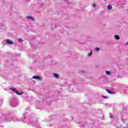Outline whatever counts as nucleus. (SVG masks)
<instances>
[{"label": "nucleus", "mask_w": 128, "mask_h": 128, "mask_svg": "<svg viewBox=\"0 0 128 128\" xmlns=\"http://www.w3.org/2000/svg\"><path fill=\"white\" fill-rule=\"evenodd\" d=\"M10 90H12L13 92H16V94H18V96H20L21 94H22V92H21L20 93H18V91L14 88H10Z\"/></svg>", "instance_id": "1"}, {"label": "nucleus", "mask_w": 128, "mask_h": 128, "mask_svg": "<svg viewBox=\"0 0 128 128\" xmlns=\"http://www.w3.org/2000/svg\"><path fill=\"white\" fill-rule=\"evenodd\" d=\"M6 43L8 44H14V42L10 40H6Z\"/></svg>", "instance_id": "2"}, {"label": "nucleus", "mask_w": 128, "mask_h": 128, "mask_svg": "<svg viewBox=\"0 0 128 128\" xmlns=\"http://www.w3.org/2000/svg\"><path fill=\"white\" fill-rule=\"evenodd\" d=\"M32 78H34V80H40V77L35 76H32Z\"/></svg>", "instance_id": "3"}, {"label": "nucleus", "mask_w": 128, "mask_h": 128, "mask_svg": "<svg viewBox=\"0 0 128 128\" xmlns=\"http://www.w3.org/2000/svg\"><path fill=\"white\" fill-rule=\"evenodd\" d=\"M53 76H54V78H59L58 74L56 73H54Z\"/></svg>", "instance_id": "4"}, {"label": "nucleus", "mask_w": 128, "mask_h": 128, "mask_svg": "<svg viewBox=\"0 0 128 128\" xmlns=\"http://www.w3.org/2000/svg\"><path fill=\"white\" fill-rule=\"evenodd\" d=\"M92 50H91L90 52L88 54V58H90V56H92Z\"/></svg>", "instance_id": "5"}, {"label": "nucleus", "mask_w": 128, "mask_h": 128, "mask_svg": "<svg viewBox=\"0 0 128 128\" xmlns=\"http://www.w3.org/2000/svg\"><path fill=\"white\" fill-rule=\"evenodd\" d=\"M26 18L28 20H34V18L32 17V16H28L26 17Z\"/></svg>", "instance_id": "6"}, {"label": "nucleus", "mask_w": 128, "mask_h": 128, "mask_svg": "<svg viewBox=\"0 0 128 128\" xmlns=\"http://www.w3.org/2000/svg\"><path fill=\"white\" fill-rule=\"evenodd\" d=\"M114 38L116 40H120V36H118V35H115Z\"/></svg>", "instance_id": "7"}, {"label": "nucleus", "mask_w": 128, "mask_h": 128, "mask_svg": "<svg viewBox=\"0 0 128 128\" xmlns=\"http://www.w3.org/2000/svg\"><path fill=\"white\" fill-rule=\"evenodd\" d=\"M106 92H108V94H114V92H112L108 89H106Z\"/></svg>", "instance_id": "8"}, {"label": "nucleus", "mask_w": 128, "mask_h": 128, "mask_svg": "<svg viewBox=\"0 0 128 128\" xmlns=\"http://www.w3.org/2000/svg\"><path fill=\"white\" fill-rule=\"evenodd\" d=\"M100 48L97 47L96 48H94V50L95 52H100Z\"/></svg>", "instance_id": "9"}, {"label": "nucleus", "mask_w": 128, "mask_h": 128, "mask_svg": "<svg viewBox=\"0 0 128 128\" xmlns=\"http://www.w3.org/2000/svg\"><path fill=\"white\" fill-rule=\"evenodd\" d=\"M112 8V7L110 5H108V9L110 10Z\"/></svg>", "instance_id": "10"}, {"label": "nucleus", "mask_w": 128, "mask_h": 128, "mask_svg": "<svg viewBox=\"0 0 128 128\" xmlns=\"http://www.w3.org/2000/svg\"><path fill=\"white\" fill-rule=\"evenodd\" d=\"M18 42H22V38H19L18 39Z\"/></svg>", "instance_id": "11"}, {"label": "nucleus", "mask_w": 128, "mask_h": 128, "mask_svg": "<svg viewBox=\"0 0 128 128\" xmlns=\"http://www.w3.org/2000/svg\"><path fill=\"white\" fill-rule=\"evenodd\" d=\"M106 74H108V76H110V72L108 71H106Z\"/></svg>", "instance_id": "12"}, {"label": "nucleus", "mask_w": 128, "mask_h": 128, "mask_svg": "<svg viewBox=\"0 0 128 128\" xmlns=\"http://www.w3.org/2000/svg\"><path fill=\"white\" fill-rule=\"evenodd\" d=\"M102 98H108V96H102Z\"/></svg>", "instance_id": "13"}, {"label": "nucleus", "mask_w": 128, "mask_h": 128, "mask_svg": "<svg viewBox=\"0 0 128 128\" xmlns=\"http://www.w3.org/2000/svg\"><path fill=\"white\" fill-rule=\"evenodd\" d=\"M110 118H112V114H110Z\"/></svg>", "instance_id": "14"}, {"label": "nucleus", "mask_w": 128, "mask_h": 128, "mask_svg": "<svg viewBox=\"0 0 128 128\" xmlns=\"http://www.w3.org/2000/svg\"><path fill=\"white\" fill-rule=\"evenodd\" d=\"M93 6H94V8H96V4H94Z\"/></svg>", "instance_id": "15"}]
</instances>
